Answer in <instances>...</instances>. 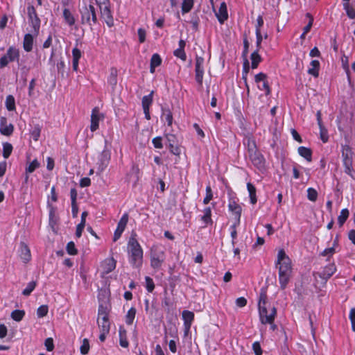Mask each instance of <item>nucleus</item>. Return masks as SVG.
I'll return each instance as SVG.
<instances>
[{
	"instance_id": "obj_1",
	"label": "nucleus",
	"mask_w": 355,
	"mask_h": 355,
	"mask_svg": "<svg viewBox=\"0 0 355 355\" xmlns=\"http://www.w3.org/2000/svg\"><path fill=\"white\" fill-rule=\"evenodd\" d=\"M258 308L260 322L261 324H270V329L275 331L277 329V325L274 323L275 318L277 315V309L267 301L266 290H261L258 303Z\"/></svg>"
},
{
	"instance_id": "obj_2",
	"label": "nucleus",
	"mask_w": 355,
	"mask_h": 355,
	"mask_svg": "<svg viewBox=\"0 0 355 355\" xmlns=\"http://www.w3.org/2000/svg\"><path fill=\"white\" fill-rule=\"evenodd\" d=\"M276 266L279 269V280L281 288L284 289L292 272L291 261L284 249L278 251Z\"/></svg>"
},
{
	"instance_id": "obj_3",
	"label": "nucleus",
	"mask_w": 355,
	"mask_h": 355,
	"mask_svg": "<svg viewBox=\"0 0 355 355\" xmlns=\"http://www.w3.org/2000/svg\"><path fill=\"white\" fill-rule=\"evenodd\" d=\"M81 15V23L92 26L97 22V15L95 8L91 0H83L79 6Z\"/></svg>"
},
{
	"instance_id": "obj_4",
	"label": "nucleus",
	"mask_w": 355,
	"mask_h": 355,
	"mask_svg": "<svg viewBox=\"0 0 355 355\" xmlns=\"http://www.w3.org/2000/svg\"><path fill=\"white\" fill-rule=\"evenodd\" d=\"M128 252L130 256V260L133 266L139 268L143 262V250L134 237H130L128 243Z\"/></svg>"
},
{
	"instance_id": "obj_5",
	"label": "nucleus",
	"mask_w": 355,
	"mask_h": 355,
	"mask_svg": "<svg viewBox=\"0 0 355 355\" xmlns=\"http://www.w3.org/2000/svg\"><path fill=\"white\" fill-rule=\"evenodd\" d=\"M247 147L249 158L253 165L260 170L263 169L265 168V159L258 150L255 141L252 138H247Z\"/></svg>"
},
{
	"instance_id": "obj_6",
	"label": "nucleus",
	"mask_w": 355,
	"mask_h": 355,
	"mask_svg": "<svg viewBox=\"0 0 355 355\" xmlns=\"http://www.w3.org/2000/svg\"><path fill=\"white\" fill-rule=\"evenodd\" d=\"M109 309L106 305L100 304L98 307L97 323L100 331H110V323L108 320Z\"/></svg>"
},
{
	"instance_id": "obj_7",
	"label": "nucleus",
	"mask_w": 355,
	"mask_h": 355,
	"mask_svg": "<svg viewBox=\"0 0 355 355\" xmlns=\"http://www.w3.org/2000/svg\"><path fill=\"white\" fill-rule=\"evenodd\" d=\"M99 7L102 17L105 19L109 26L113 25V18L110 10V4L109 0H95Z\"/></svg>"
},
{
	"instance_id": "obj_8",
	"label": "nucleus",
	"mask_w": 355,
	"mask_h": 355,
	"mask_svg": "<svg viewBox=\"0 0 355 355\" xmlns=\"http://www.w3.org/2000/svg\"><path fill=\"white\" fill-rule=\"evenodd\" d=\"M164 260V251L157 246L150 250V265L153 268H159Z\"/></svg>"
},
{
	"instance_id": "obj_9",
	"label": "nucleus",
	"mask_w": 355,
	"mask_h": 355,
	"mask_svg": "<svg viewBox=\"0 0 355 355\" xmlns=\"http://www.w3.org/2000/svg\"><path fill=\"white\" fill-rule=\"evenodd\" d=\"M342 157L345 172L349 174L352 167L353 157V152L349 146L345 145L342 147Z\"/></svg>"
},
{
	"instance_id": "obj_10",
	"label": "nucleus",
	"mask_w": 355,
	"mask_h": 355,
	"mask_svg": "<svg viewBox=\"0 0 355 355\" xmlns=\"http://www.w3.org/2000/svg\"><path fill=\"white\" fill-rule=\"evenodd\" d=\"M29 21L31 23L35 34L37 35L40 27V20L37 15L35 8L33 6H28L27 8Z\"/></svg>"
},
{
	"instance_id": "obj_11",
	"label": "nucleus",
	"mask_w": 355,
	"mask_h": 355,
	"mask_svg": "<svg viewBox=\"0 0 355 355\" xmlns=\"http://www.w3.org/2000/svg\"><path fill=\"white\" fill-rule=\"evenodd\" d=\"M104 118L103 114L101 113L98 107H94L91 114L90 130L94 132L98 128V123L101 120Z\"/></svg>"
},
{
	"instance_id": "obj_12",
	"label": "nucleus",
	"mask_w": 355,
	"mask_h": 355,
	"mask_svg": "<svg viewBox=\"0 0 355 355\" xmlns=\"http://www.w3.org/2000/svg\"><path fill=\"white\" fill-rule=\"evenodd\" d=\"M14 131V126L12 123H8L6 117L0 119V132L5 136H10Z\"/></svg>"
},
{
	"instance_id": "obj_13",
	"label": "nucleus",
	"mask_w": 355,
	"mask_h": 355,
	"mask_svg": "<svg viewBox=\"0 0 355 355\" xmlns=\"http://www.w3.org/2000/svg\"><path fill=\"white\" fill-rule=\"evenodd\" d=\"M182 315L184 320L185 334H187L194 320V313L192 311L184 310L182 311Z\"/></svg>"
},
{
	"instance_id": "obj_14",
	"label": "nucleus",
	"mask_w": 355,
	"mask_h": 355,
	"mask_svg": "<svg viewBox=\"0 0 355 355\" xmlns=\"http://www.w3.org/2000/svg\"><path fill=\"white\" fill-rule=\"evenodd\" d=\"M336 270V268L335 265L333 263H329L323 268L322 272H318L317 275H318V276L324 281H327L333 275Z\"/></svg>"
},
{
	"instance_id": "obj_15",
	"label": "nucleus",
	"mask_w": 355,
	"mask_h": 355,
	"mask_svg": "<svg viewBox=\"0 0 355 355\" xmlns=\"http://www.w3.org/2000/svg\"><path fill=\"white\" fill-rule=\"evenodd\" d=\"M111 157L110 151L105 149L102 151L100 158V164L98 166V171L101 173L107 166Z\"/></svg>"
},
{
	"instance_id": "obj_16",
	"label": "nucleus",
	"mask_w": 355,
	"mask_h": 355,
	"mask_svg": "<svg viewBox=\"0 0 355 355\" xmlns=\"http://www.w3.org/2000/svg\"><path fill=\"white\" fill-rule=\"evenodd\" d=\"M19 257L24 263H27L31 260V254L30 249L24 243H20L19 250Z\"/></svg>"
},
{
	"instance_id": "obj_17",
	"label": "nucleus",
	"mask_w": 355,
	"mask_h": 355,
	"mask_svg": "<svg viewBox=\"0 0 355 355\" xmlns=\"http://www.w3.org/2000/svg\"><path fill=\"white\" fill-rule=\"evenodd\" d=\"M116 268V261L114 258H108L102 263L103 272L108 274Z\"/></svg>"
},
{
	"instance_id": "obj_18",
	"label": "nucleus",
	"mask_w": 355,
	"mask_h": 355,
	"mask_svg": "<svg viewBox=\"0 0 355 355\" xmlns=\"http://www.w3.org/2000/svg\"><path fill=\"white\" fill-rule=\"evenodd\" d=\"M229 209L236 215V220L240 223V218L241 215L242 209L241 207L234 201H231L229 203Z\"/></svg>"
},
{
	"instance_id": "obj_19",
	"label": "nucleus",
	"mask_w": 355,
	"mask_h": 355,
	"mask_svg": "<svg viewBox=\"0 0 355 355\" xmlns=\"http://www.w3.org/2000/svg\"><path fill=\"white\" fill-rule=\"evenodd\" d=\"M216 16L220 23H223L227 19L228 15L225 3L223 2L220 4L218 12H216Z\"/></svg>"
},
{
	"instance_id": "obj_20",
	"label": "nucleus",
	"mask_w": 355,
	"mask_h": 355,
	"mask_svg": "<svg viewBox=\"0 0 355 355\" xmlns=\"http://www.w3.org/2000/svg\"><path fill=\"white\" fill-rule=\"evenodd\" d=\"M33 36L31 34H26L24 35L23 46L26 51L30 52L33 49Z\"/></svg>"
},
{
	"instance_id": "obj_21",
	"label": "nucleus",
	"mask_w": 355,
	"mask_h": 355,
	"mask_svg": "<svg viewBox=\"0 0 355 355\" xmlns=\"http://www.w3.org/2000/svg\"><path fill=\"white\" fill-rule=\"evenodd\" d=\"M168 141L169 142V149L170 151L176 155H178L180 154V150L179 147L175 144V137L173 135H170L167 137Z\"/></svg>"
},
{
	"instance_id": "obj_22",
	"label": "nucleus",
	"mask_w": 355,
	"mask_h": 355,
	"mask_svg": "<svg viewBox=\"0 0 355 355\" xmlns=\"http://www.w3.org/2000/svg\"><path fill=\"white\" fill-rule=\"evenodd\" d=\"M320 62L318 60H312L311 67L308 70V73L317 78L319 75Z\"/></svg>"
},
{
	"instance_id": "obj_23",
	"label": "nucleus",
	"mask_w": 355,
	"mask_h": 355,
	"mask_svg": "<svg viewBox=\"0 0 355 355\" xmlns=\"http://www.w3.org/2000/svg\"><path fill=\"white\" fill-rule=\"evenodd\" d=\"M162 63V59L157 53H155L152 55L150 59V72L154 73L155 67L159 66Z\"/></svg>"
},
{
	"instance_id": "obj_24",
	"label": "nucleus",
	"mask_w": 355,
	"mask_h": 355,
	"mask_svg": "<svg viewBox=\"0 0 355 355\" xmlns=\"http://www.w3.org/2000/svg\"><path fill=\"white\" fill-rule=\"evenodd\" d=\"M63 17L64 19L65 22L69 25L73 26L75 24V18L70 10L67 8H64L63 10Z\"/></svg>"
},
{
	"instance_id": "obj_25",
	"label": "nucleus",
	"mask_w": 355,
	"mask_h": 355,
	"mask_svg": "<svg viewBox=\"0 0 355 355\" xmlns=\"http://www.w3.org/2000/svg\"><path fill=\"white\" fill-rule=\"evenodd\" d=\"M5 55H7V58L9 59V60L12 62L19 58V50L14 47H10Z\"/></svg>"
},
{
	"instance_id": "obj_26",
	"label": "nucleus",
	"mask_w": 355,
	"mask_h": 355,
	"mask_svg": "<svg viewBox=\"0 0 355 355\" xmlns=\"http://www.w3.org/2000/svg\"><path fill=\"white\" fill-rule=\"evenodd\" d=\"M298 153L304 157L308 162L311 161L312 152L310 148L306 147L300 146L298 148Z\"/></svg>"
},
{
	"instance_id": "obj_27",
	"label": "nucleus",
	"mask_w": 355,
	"mask_h": 355,
	"mask_svg": "<svg viewBox=\"0 0 355 355\" xmlns=\"http://www.w3.org/2000/svg\"><path fill=\"white\" fill-rule=\"evenodd\" d=\"M247 189L249 192L250 202L254 205L257 202L256 188L252 184L248 182L247 184Z\"/></svg>"
},
{
	"instance_id": "obj_28",
	"label": "nucleus",
	"mask_w": 355,
	"mask_h": 355,
	"mask_svg": "<svg viewBox=\"0 0 355 355\" xmlns=\"http://www.w3.org/2000/svg\"><path fill=\"white\" fill-rule=\"evenodd\" d=\"M153 93H154V92L152 91L148 95L144 96L142 98L143 110H147L148 108H150V106L153 102Z\"/></svg>"
},
{
	"instance_id": "obj_29",
	"label": "nucleus",
	"mask_w": 355,
	"mask_h": 355,
	"mask_svg": "<svg viewBox=\"0 0 355 355\" xmlns=\"http://www.w3.org/2000/svg\"><path fill=\"white\" fill-rule=\"evenodd\" d=\"M259 50L257 49L254 51L250 56L251 60H252V68L256 69L258 67L259 63L261 60V58L258 53Z\"/></svg>"
},
{
	"instance_id": "obj_30",
	"label": "nucleus",
	"mask_w": 355,
	"mask_h": 355,
	"mask_svg": "<svg viewBox=\"0 0 355 355\" xmlns=\"http://www.w3.org/2000/svg\"><path fill=\"white\" fill-rule=\"evenodd\" d=\"M349 210L347 209H343L341 210L340 215L338 217V223L340 227H342L345 222L349 217Z\"/></svg>"
},
{
	"instance_id": "obj_31",
	"label": "nucleus",
	"mask_w": 355,
	"mask_h": 355,
	"mask_svg": "<svg viewBox=\"0 0 355 355\" xmlns=\"http://www.w3.org/2000/svg\"><path fill=\"white\" fill-rule=\"evenodd\" d=\"M6 107L8 110L13 111L15 110V101L12 95H8L6 99Z\"/></svg>"
},
{
	"instance_id": "obj_32",
	"label": "nucleus",
	"mask_w": 355,
	"mask_h": 355,
	"mask_svg": "<svg viewBox=\"0 0 355 355\" xmlns=\"http://www.w3.org/2000/svg\"><path fill=\"white\" fill-rule=\"evenodd\" d=\"M40 166V162L37 159H35L31 162L28 164V165L26 168V173H33L36 168H39Z\"/></svg>"
},
{
	"instance_id": "obj_33",
	"label": "nucleus",
	"mask_w": 355,
	"mask_h": 355,
	"mask_svg": "<svg viewBox=\"0 0 355 355\" xmlns=\"http://www.w3.org/2000/svg\"><path fill=\"white\" fill-rule=\"evenodd\" d=\"M193 6V0H183L182 11L183 13L189 12Z\"/></svg>"
},
{
	"instance_id": "obj_34",
	"label": "nucleus",
	"mask_w": 355,
	"mask_h": 355,
	"mask_svg": "<svg viewBox=\"0 0 355 355\" xmlns=\"http://www.w3.org/2000/svg\"><path fill=\"white\" fill-rule=\"evenodd\" d=\"M12 151V146L11 144L6 142L3 144V156L7 159L10 155Z\"/></svg>"
},
{
	"instance_id": "obj_35",
	"label": "nucleus",
	"mask_w": 355,
	"mask_h": 355,
	"mask_svg": "<svg viewBox=\"0 0 355 355\" xmlns=\"http://www.w3.org/2000/svg\"><path fill=\"white\" fill-rule=\"evenodd\" d=\"M25 315V312L23 310H15L11 313V318L17 321H21Z\"/></svg>"
},
{
	"instance_id": "obj_36",
	"label": "nucleus",
	"mask_w": 355,
	"mask_h": 355,
	"mask_svg": "<svg viewBox=\"0 0 355 355\" xmlns=\"http://www.w3.org/2000/svg\"><path fill=\"white\" fill-rule=\"evenodd\" d=\"M128 221V214L125 213L123 216L121 218L119 222L118 223L117 227L119 230H125L127 223Z\"/></svg>"
},
{
	"instance_id": "obj_37",
	"label": "nucleus",
	"mask_w": 355,
	"mask_h": 355,
	"mask_svg": "<svg viewBox=\"0 0 355 355\" xmlns=\"http://www.w3.org/2000/svg\"><path fill=\"white\" fill-rule=\"evenodd\" d=\"M203 212H204V214H203V216L201 218L202 220L205 223H206V224L211 223V209L209 207H207V208H205L204 209Z\"/></svg>"
},
{
	"instance_id": "obj_38",
	"label": "nucleus",
	"mask_w": 355,
	"mask_h": 355,
	"mask_svg": "<svg viewBox=\"0 0 355 355\" xmlns=\"http://www.w3.org/2000/svg\"><path fill=\"white\" fill-rule=\"evenodd\" d=\"M136 314V309L131 308L127 313L126 315V323L129 325L132 324L135 319Z\"/></svg>"
},
{
	"instance_id": "obj_39",
	"label": "nucleus",
	"mask_w": 355,
	"mask_h": 355,
	"mask_svg": "<svg viewBox=\"0 0 355 355\" xmlns=\"http://www.w3.org/2000/svg\"><path fill=\"white\" fill-rule=\"evenodd\" d=\"M35 286L36 282L35 281L29 282L27 285V287L23 291L22 294L26 296L30 295L32 291L35 289Z\"/></svg>"
},
{
	"instance_id": "obj_40",
	"label": "nucleus",
	"mask_w": 355,
	"mask_h": 355,
	"mask_svg": "<svg viewBox=\"0 0 355 355\" xmlns=\"http://www.w3.org/2000/svg\"><path fill=\"white\" fill-rule=\"evenodd\" d=\"M307 198L309 200L312 202L316 201L318 198V192L313 188H309L307 189Z\"/></svg>"
},
{
	"instance_id": "obj_41",
	"label": "nucleus",
	"mask_w": 355,
	"mask_h": 355,
	"mask_svg": "<svg viewBox=\"0 0 355 355\" xmlns=\"http://www.w3.org/2000/svg\"><path fill=\"white\" fill-rule=\"evenodd\" d=\"M162 115L165 118V120L167 121L168 125L171 126L173 123V115L171 110L168 109L163 110Z\"/></svg>"
},
{
	"instance_id": "obj_42",
	"label": "nucleus",
	"mask_w": 355,
	"mask_h": 355,
	"mask_svg": "<svg viewBox=\"0 0 355 355\" xmlns=\"http://www.w3.org/2000/svg\"><path fill=\"white\" fill-rule=\"evenodd\" d=\"M41 132V128L40 125H35L33 130L31 132V135L32 138L34 139V141H37L39 139V137L40 136Z\"/></svg>"
},
{
	"instance_id": "obj_43",
	"label": "nucleus",
	"mask_w": 355,
	"mask_h": 355,
	"mask_svg": "<svg viewBox=\"0 0 355 355\" xmlns=\"http://www.w3.org/2000/svg\"><path fill=\"white\" fill-rule=\"evenodd\" d=\"M49 311L47 305H42L37 309V315L38 318H43L46 316Z\"/></svg>"
},
{
	"instance_id": "obj_44",
	"label": "nucleus",
	"mask_w": 355,
	"mask_h": 355,
	"mask_svg": "<svg viewBox=\"0 0 355 355\" xmlns=\"http://www.w3.org/2000/svg\"><path fill=\"white\" fill-rule=\"evenodd\" d=\"M80 353L82 354H87L89 352V340L87 338H84L83 340V343L80 348Z\"/></svg>"
},
{
	"instance_id": "obj_45",
	"label": "nucleus",
	"mask_w": 355,
	"mask_h": 355,
	"mask_svg": "<svg viewBox=\"0 0 355 355\" xmlns=\"http://www.w3.org/2000/svg\"><path fill=\"white\" fill-rule=\"evenodd\" d=\"M116 77H117V71L116 69L113 68L111 69L110 76L109 78V83L112 86H115L116 85V83H117Z\"/></svg>"
},
{
	"instance_id": "obj_46",
	"label": "nucleus",
	"mask_w": 355,
	"mask_h": 355,
	"mask_svg": "<svg viewBox=\"0 0 355 355\" xmlns=\"http://www.w3.org/2000/svg\"><path fill=\"white\" fill-rule=\"evenodd\" d=\"M212 198H213V193H212L211 188L210 186H207L206 187V196L203 200V203L205 205L208 204L211 201Z\"/></svg>"
},
{
	"instance_id": "obj_47",
	"label": "nucleus",
	"mask_w": 355,
	"mask_h": 355,
	"mask_svg": "<svg viewBox=\"0 0 355 355\" xmlns=\"http://www.w3.org/2000/svg\"><path fill=\"white\" fill-rule=\"evenodd\" d=\"M344 9L345 10L347 16L350 19H354L355 17V10L354 9L349 6V4L343 3Z\"/></svg>"
},
{
	"instance_id": "obj_48",
	"label": "nucleus",
	"mask_w": 355,
	"mask_h": 355,
	"mask_svg": "<svg viewBox=\"0 0 355 355\" xmlns=\"http://www.w3.org/2000/svg\"><path fill=\"white\" fill-rule=\"evenodd\" d=\"M120 345L123 347H127L128 346V342L125 338V331L120 329Z\"/></svg>"
},
{
	"instance_id": "obj_49",
	"label": "nucleus",
	"mask_w": 355,
	"mask_h": 355,
	"mask_svg": "<svg viewBox=\"0 0 355 355\" xmlns=\"http://www.w3.org/2000/svg\"><path fill=\"white\" fill-rule=\"evenodd\" d=\"M204 69H196V80L199 85L202 84Z\"/></svg>"
},
{
	"instance_id": "obj_50",
	"label": "nucleus",
	"mask_w": 355,
	"mask_h": 355,
	"mask_svg": "<svg viewBox=\"0 0 355 355\" xmlns=\"http://www.w3.org/2000/svg\"><path fill=\"white\" fill-rule=\"evenodd\" d=\"M145 280L147 291L150 293L153 292L155 288V284L153 279L150 277H146Z\"/></svg>"
},
{
	"instance_id": "obj_51",
	"label": "nucleus",
	"mask_w": 355,
	"mask_h": 355,
	"mask_svg": "<svg viewBox=\"0 0 355 355\" xmlns=\"http://www.w3.org/2000/svg\"><path fill=\"white\" fill-rule=\"evenodd\" d=\"M67 251L69 254L71 255H75L77 254L78 251L75 247V244L73 242L71 241L67 243Z\"/></svg>"
},
{
	"instance_id": "obj_52",
	"label": "nucleus",
	"mask_w": 355,
	"mask_h": 355,
	"mask_svg": "<svg viewBox=\"0 0 355 355\" xmlns=\"http://www.w3.org/2000/svg\"><path fill=\"white\" fill-rule=\"evenodd\" d=\"M240 223H238L237 220L231 226L232 232H231V237L232 238V245H234V239L236 238L237 232L236 227L239 225Z\"/></svg>"
},
{
	"instance_id": "obj_53",
	"label": "nucleus",
	"mask_w": 355,
	"mask_h": 355,
	"mask_svg": "<svg viewBox=\"0 0 355 355\" xmlns=\"http://www.w3.org/2000/svg\"><path fill=\"white\" fill-rule=\"evenodd\" d=\"M174 55L180 58L182 60L185 61L187 56L184 51L182 49H178L174 51Z\"/></svg>"
},
{
	"instance_id": "obj_54",
	"label": "nucleus",
	"mask_w": 355,
	"mask_h": 355,
	"mask_svg": "<svg viewBox=\"0 0 355 355\" xmlns=\"http://www.w3.org/2000/svg\"><path fill=\"white\" fill-rule=\"evenodd\" d=\"M320 130V138L323 142H327L328 141V134L327 130L323 125L319 126Z\"/></svg>"
},
{
	"instance_id": "obj_55",
	"label": "nucleus",
	"mask_w": 355,
	"mask_h": 355,
	"mask_svg": "<svg viewBox=\"0 0 355 355\" xmlns=\"http://www.w3.org/2000/svg\"><path fill=\"white\" fill-rule=\"evenodd\" d=\"M138 36H139V41L140 43H144L146 40V32L144 28H139L138 29Z\"/></svg>"
},
{
	"instance_id": "obj_56",
	"label": "nucleus",
	"mask_w": 355,
	"mask_h": 355,
	"mask_svg": "<svg viewBox=\"0 0 355 355\" xmlns=\"http://www.w3.org/2000/svg\"><path fill=\"white\" fill-rule=\"evenodd\" d=\"M258 87L259 89L261 90H265L266 91V95H268L270 94V87H269V85L268 83V82L266 80V81H263L262 82V84L261 85H258Z\"/></svg>"
},
{
	"instance_id": "obj_57",
	"label": "nucleus",
	"mask_w": 355,
	"mask_h": 355,
	"mask_svg": "<svg viewBox=\"0 0 355 355\" xmlns=\"http://www.w3.org/2000/svg\"><path fill=\"white\" fill-rule=\"evenodd\" d=\"M342 63L343 68L345 70V72L348 76V78H349V69L348 66V58L347 56H343L342 58Z\"/></svg>"
},
{
	"instance_id": "obj_58",
	"label": "nucleus",
	"mask_w": 355,
	"mask_h": 355,
	"mask_svg": "<svg viewBox=\"0 0 355 355\" xmlns=\"http://www.w3.org/2000/svg\"><path fill=\"white\" fill-rule=\"evenodd\" d=\"M256 37H257V49L259 50L261 48V44L263 40V36L261 33V30H256Z\"/></svg>"
},
{
	"instance_id": "obj_59",
	"label": "nucleus",
	"mask_w": 355,
	"mask_h": 355,
	"mask_svg": "<svg viewBox=\"0 0 355 355\" xmlns=\"http://www.w3.org/2000/svg\"><path fill=\"white\" fill-rule=\"evenodd\" d=\"M45 346L49 352H51L54 348L53 340L51 338H48L45 340Z\"/></svg>"
},
{
	"instance_id": "obj_60",
	"label": "nucleus",
	"mask_w": 355,
	"mask_h": 355,
	"mask_svg": "<svg viewBox=\"0 0 355 355\" xmlns=\"http://www.w3.org/2000/svg\"><path fill=\"white\" fill-rule=\"evenodd\" d=\"M253 350L256 355H261L262 354V349L261 347V345L259 343L255 342L252 345Z\"/></svg>"
},
{
	"instance_id": "obj_61",
	"label": "nucleus",
	"mask_w": 355,
	"mask_h": 355,
	"mask_svg": "<svg viewBox=\"0 0 355 355\" xmlns=\"http://www.w3.org/2000/svg\"><path fill=\"white\" fill-rule=\"evenodd\" d=\"M267 76L263 73H259L254 77L255 82L259 83L266 80Z\"/></svg>"
},
{
	"instance_id": "obj_62",
	"label": "nucleus",
	"mask_w": 355,
	"mask_h": 355,
	"mask_svg": "<svg viewBox=\"0 0 355 355\" xmlns=\"http://www.w3.org/2000/svg\"><path fill=\"white\" fill-rule=\"evenodd\" d=\"M153 144L156 148H162L163 147L162 143V138L160 137H155L153 139Z\"/></svg>"
},
{
	"instance_id": "obj_63",
	"label": "nucleus",
	"mask_w": 355,
	"mask_h": 355,
	"mask_svg": "<svg viewBox=\"0 0 355 355\" xmlns=\"http://www.w3.org/2000/svg\"><path fill=\"white\" fill-rule=\"evenodd\" d=\"M85 224L80 223L76 227V236L80 238L82 235V232L85 228Z\"/></svg>"
},
{
	"instance_id": "obj_64",
	"label": "nucleus",
	"mask_w": 355,
	"mask_h": 355,
	"mask_svg": "<svg viewBox=\"0 0 355 355\" xmlns=\"http://www.w3.org/2000/svg\"><path fill=\"white\" fill-rule=\"evenodd\" d=\"M73 60H79L81 57V51L78 48L72 50Z\"/></svg>"
}]
</instances>
